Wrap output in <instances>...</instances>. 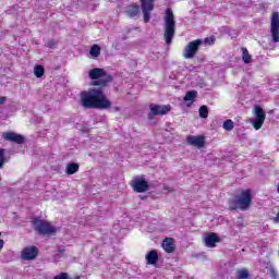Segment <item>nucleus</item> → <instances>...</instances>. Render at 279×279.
Segmentation results:
<instances>
[{"instance_id":"f257e3e1","label":"nucleus","mask_w":279,"mask_h":279,"mask_svg":"<svg viewBox=\"0 0 279 279\" xmlns=\"http://www.w3.org/2000/svg\"><path fill=\"white\" fill-rule=\"evenodd\" d=\"M81 104L83 108H98L99 110H108V108L112 107V102L99 88H89L86 92H82Z\"/></svg>"},{"instance_id":"f03ea898","label":"nucleus","mask_w":279,"mask_h":279,"mask_svg":"<svg viewBox=\"0 0 279 279\" xmlns=\"http://www.w3.org/2000/svg\"><path fill=\"white\" fill-rule=\"evenodd\" d=\"M163 36L167 45H171L173 36H175V15L171 9H167L163 15Z\"/></svg>"},{"instance_id":"7ed1b4c3","label":"nucleus","mask_w":279,"mask_h":279,"mask_svg":"<svg viewBox=\"0 0 279 279\" xmlns=\"http://www.w3.org/2000/svg\"><path fill=\"white\" fill-rule=\"evenodd\" d=\"M252 204V192L250 190L242 191L235 199L229 202V208L231 210H247Z\"/></svg>"},{"instance_id":"20e7f679","label":"nucleus","mask_w":279,"mask_h":279,"mask_svg":"<svg viewBox=\"0 0 279 279\" xmlns=\"http://www.w3.org/2000/svg\"><path fill=\"white\" fill-rule=\"evenodd\" d=\"M33 227L38 232V234L49 235V234H56V232H58V229L51 226L49 221L38 219V218H35L33 220Z\"/></svg>"},{"instance_id":"39448f33","label":"nucleus","mask_w":279,"mask_h":279,"mask_svg":"<svg viewBox=\"0 0 279 279\" xmlns=\"http://www.w3.org/2000/svg\"><path fill=\"white\" fill-rule=\"evenodd\" d=\"M265 119H267V116L265 114L263 108H260V106H255L254 117L251 120V124L253 125L254 130H260L265 123Z\"/></svg>"},{"instance_id":"423d86ee","label":"nucleus","mask_w":279,"mask_h":279,"mask_svg":"<svg viewBox=\"0 0 279 279\" xmlns=\"http://www.w3.org/2000/svg\"><path fill=\"white\" fill-rule=\"evenodd\" d=\"M150 112L148 113V119H154L156 116H165L169 114L171 112V105H156V104H150L149 106Z\"/></svg>"},{"instance_id":"0eeeda50","label":"nucleus","mask_w":279,"mask_h":279,"mask_svg":"<svg viewBox=\"0 0 279 279\" xmlns=\"http://www.w3.org/2000/svg\"><path fill=\"white\" fill-rule=\"evenodd\" d=\"M199 45H202V41L199 39L189 43L183 51L184 58L186 60H191V58H195V54L199 49Z\"/></svg>"},{"instance_id":"6e6552de","label":"nucleus","mask_w":279,"mask_h":279,"mask_svg":"<svg viewBox=\"0 0 279 279\" xmlns=\"http://www.w3.org/2000/svg\"><path fill=\"white\" fill-rule=\"evenodd\" d=\"M270 34L274 43H279V13L274 12L270 22Z\"/></svg>"},{"instance_id":"1a4fd4ad","label":"nucleus","mask_w":279,"mask_h":279,"mask_svg":"<svg viewBox=\"0 0 279 279\" xmlns=\"http://www.w3.org/2000/svg\"><path fill=\"white\" fill-rule=\"evenodd\" d=\"M154 1L155 0H141L144 23H147L151 19V12H154Z\"/></svg>"},{"instance_id":"9d476101","label":"nucleus","mask_w":279,"mask_h":279,"mask_svg":"<svg viewBox=\"0 0 279 279\" xmlns=\"http://www.w3.org/2000/svg\"><path fill=\"white\" fill-rule=\"evenodd\" d=\"M2 138H4V141H9L10 143H16L17 145H23V143H25V137L14 132L3 133Z\"/></svg>"},{"instance_id":"9b49d317","label":"nucleus","mask_w":279,"mask_h":279,"mask_svg":"<svg viewBox=\"0 0 279 279\" xmlns=\"http://www.w3.org/2000/svg\"><path fill=\"white\" fill-rule=\"evenodd\" d=\"M132 186L136 193H145L149 189V183L145 179L137 178L132 181Z\"/></svg>"},{"instance_id":"f8f14e48","label":"nucleus","mask_w":279,"mask_h":279,"mask_svg":"<svg viewBox=\"0 0 279 279\" xmlns=\"http://www.w3.org/2000/svg\"><path fill=\"white\" fill-rule=\"evenodd\" d=\"M217 243H221V239L217 233H207L204 235V244L206 247H217Z\"/></svg>"},{"instance_id":"ddd939ff","label":"nucleus","mask_w":279,"mask_h":279,"mask_svg":"<svg viewBox=\"0 0 279 279\" xmlns=\"http://www.w3.org/2000/svg\"><path fill=\"white\" fill-rule=\"evenodd\" d=\"M37 256H38V248H36L35 246H28L22 251L23 260H34V258H36Z\"/></svg>"},{"instance_id":"4468645a","label":"nucleus","mask_w":279,"mask_h":279,"mask_svg":"<svg viewBox=\"0 0 279 279\" xmlns=\"http://www.w3.org/2000/svg\"><path fill=\"white\" fill-rule=\"evenodd\" d=\"M187 143L193 147H198V149H202V147H204L205 140H204V136L191 135L187 137Z\"/></svg>"},{"instance_id":"2eb2a0df","label":"nucleus","mask_w":279,"mask_h":279,"mask_svg":"<svg viewBox=\"0 0 279 279\" xmlns=\"http://www.w3.org/2000/svg\"><path fill=\"white\" fill-rule=\"evenodd\" d=\"M162 248L167 254H173V252H175V240L172 238H166L162 242Z\"/></svg>"},{"instance_id":"dca6fc26","label":"nucleus","mask_w":279,"mask_h":279,"mask_svg":"<svg viewBox=\"0 0 279 279\" xmlns=\"http://www.w3.org/2000/svg\"><path fill=\"white\" fill-rule=\"evenodd\" d=\"M88 76L90 80H99L101 77H106V71H104V69L94 68L89 70Z\"/></svg>"},{"instance_id":"f3484780","label":"nucleus","mask_w":279,"mask_h":279,"mask_svg":"<svg viewBox=\"0 0 279 279\" xmlns=\"http://www.w3.org/2000/svg\"><path fill=\"white\" fill-rule=\"evenodd\" d=\"M125 12L128 16H130V19H136V16H138L141 12V8L138 7V4H131L126 7Z\"/></svg>"},{"instance_id":"a211bd4d","label":"nucleus","mask_w":279,"mask_h":279,"mask_svg":"<svg viewBox=\"0 0 279 279\" xmlns=\"http://www.w3.org/2000/svg\"><path fill=\"white\" fill-rule=\"evenodd\" d=\"M146 260L149 265H156V263H158V252L156 251H150L147 255H146Z\"/></svg>"},{"instance_id":"6ab92c4d","label":"nucleus","mask_w":279,"mask_h":279,"mask_svg":"<svg viewBox=\"0 0 279 279\" xmlns=\"http://www.w3.org/2000/svg\"><path fill=\"white\" fill-rule=\"evenodd\" d=\"M77 171H80V165L77 163H68L65 167V173H68V175H73L77 173Z\"/></svg>"},{"instance_id":"aec40b11","label":"nucleus","mask_w":279,"mask_h":279,"mask_svg":"<svg viewBox=\"0 0 279 279\" xmlns=\"http://www.w3.org/2000/svg\"><path fill=\"white\" fill-rule=\"evenodd\" d=\"M100 53L101 47H99V45H93L89 50V56H92V58H99Z\"/></svg>"},{"instance_id":"412c9836","label":"nucleus","mask_w":279,"mask_h":279,"mask_svg":"<svg viewBox=\"0 0 279 279\" xmlns=\"http://www.w3.org/2000/svg\"><path fill=\"white\" fill-rule=\"evenodd\" d=\"M242 60L245 64H250L252 62V56H250L247 48H242Z\"/></svg>"},{"instance_id":"4be33fe9","label":"nucleus","mask_w":279,"mask_h":279,"mask_svg":"<svg viewBox=\"0 0 279 279\" xmlns=\"http://www.w3.org/2000/svg\"><path fill=\"white\" fill-rule=\"evenodd\" d=\"M196 98H197V92L190 90L185 94L183 99H184V101H192V104H193V101H195Z\"/></svg>"},{"instance_id":"5701e85b","label":"nucleus","mask_w":279,"mask_h":279,"mask_svg":"<svg viewBox=\"0 0 279 279\" xmlns=\"http://www.w3.org/2000/svg\"><path fill=\"white\" fill-rule=\"evenodd\" d=\"M236 276L238 279H250V272L245 268L239 269Z\"/></svg>"},{"instance_id":"b1692460","label":"nucleus","mask_w":279,"mask_h":279,"mask_svg":"<svg viewBox=\"0 0 279 279\" xmlns=\"http://www.w3.org/2000/svg\"><path fill=\"white\" fill-rule=\"evenodd\" d=\"M35 77H43L45 75V68L43 65H36L34 68Z\"/></svg>"},{"instance_id":"393cba45","label":"nucleus","mask_w":279,"mask_h":279,"mask_svg":"<svg viewBox=\"0 0 279 279\" xmlns=\"http://www.w3.org/2000/svg\"><path fill=\"white\" fill-rule=\"evenodd\" d=\"M222 128L223 130H227V132H232V130H234V122L232 120H226Z\"/></svg>"},{"instance_id":"a878e982","label":"nucleus","mask_w":279,"mask_h":279,"mask_svg":"<svg viewBox=\"0 0 279 279\" xmlns=\"http://www.w3.org/2000/svg\"><path fill=\"white\" fill-rule=\"evenodd\" d=\"M199 117L202 119H207L208 118V107L202 106L198 110Z\"/></svg>"},{"instance_id":"bb28decb","label":"nucleus","mask_w":279,"mask_h":279,"mask_svg":"<svg viewBox=\"0 0 279 279\" xmlns=\"http://www.w3.org/2000/svg\"><path fill=\"white\" fill-rule=\"evenodd\" d=\"M5 165V149L0 148V169Z\"/></svg>"},{"instance_id":"cd10ccee","label":"nucleus","mask_w":279,"mask_h":279,"mask_svg":"<svg viewBox=\"0 0 279 279\" xmlns=\"http://www.w3.org/2000/svg\"><path fill=\"white\" fill-rule=\"evenodd\" d=\"M267 274H269V276L272 277L274 279L278 278V272L276 271V268L271 266L267 268Z\"/></svg>"},{"instance_id":"c85d7f7f","label":"nucleus","mask_w":279,"mask_h":279,"mask_svg":"<svg viewBox=\"0 0 279 279\" xmlns=\"http://www.w3.org/2000/svg\"><path fill=\"white\" fill-rule=\"evenodd\" d=\"M205 45H215V37H207L204 39Z\"/></svg>"},{"instance_id":"c756f323","label":"nucleus","mask_w":279,"mask_h":279,"mask_svg":"<svg viewBox=\"0 0 279 279\" xmlns=\"http://www.w3.org/2000/svg\"><path fill=\"white\" fill-rule=\"evenodd\" d=\"M111 110H112L113 112H119V110H121V108L118 107V106H113V107H111Z\"/></svg>"},{"instance_id":"7c9ffc66","label":"nucleus","mask_w":279,"mask_h":279,"mask_svg":"<svg viewBox=\"0 0 279 279\" xmlns=\"http://www.w3.org/2000/svg\"><path fill=\"white\" fill-rule=\"evenodd\" d=\"M3 245H5V242L3 240H0V252L3 250Z\"/></svg>"},{"instance_id":"2f4dec72","label":"nucleus","mask_w":279,"mask_h":279,"mask_svg":"<svg viewBox=\"0 0 279 279\" xmlns=\"http://www.w3.org/2000/svg\"><path fill=\"white\" fill-rule=\"evenodd\" d=\"M5 102V97H0V105Z\"/></svg>"},{"instance_id":"473e14b6","label":"nucleus","mask_w":279,"mask_h":279,"mask_svg":"<svg viewBox=\"0 0 279 279\" xmlns=\"http://www.w3.org/2000/svg\"><path fill=\"white\" fill-rule=\"evenodd\" d=\"M111 77L110 76H107V80H106V82H111Z\"/></svg>"},{"instance_id":"72a5a7b5","label":"nucleus","mask_w":279,"mask_h":279,"mask_svg":"<svg viewBox=\"0 0 279 279\" xmlns=\"http://www.w3.org/2000/svg\"><path fill=\"white\" fill-rule=\"evenodd\" d=\"M98 85H100V86H105V85H106V82L98 83Z\"/></svg>"},{"instance_id":"f704fd0d","label":"nucleus","mask_w":279,"mask_h":279,"mask_svg":"<svg viewBox=\"0 0 279 279\" xmlns=\"http://www.w3.org/2000/svg\"><path fill=\"white\" fill-rule=\"evenodd\" d=\"M277 193H279V184L277 185Z\"/></svg>"}]
</instances>
